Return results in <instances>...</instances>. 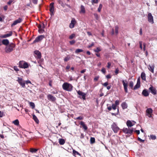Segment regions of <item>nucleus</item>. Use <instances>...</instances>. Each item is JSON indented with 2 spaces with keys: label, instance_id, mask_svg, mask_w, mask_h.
<instances>
[{
  "label": "nucleus",
  "instance_id": "1",
  "mask_svg": "<svg viewBox=\"0 0 157 157\" xmlns=\"http://www.w3.org/2000/svg\"><path fill=\"white\" fill-rule=\"evenodd\" d=\"M63 89L65 90L71 91L72 90L73 86L72 85L67 82H65L62 85Z\"/></svg>",
  "mask_w": 157,
  "mask_h": 157
},
{
  "label": "nucleus",
  "instance_id": "2",
  "mask_svg": "<svg viewBox=\"0 0 157 157\" xmlns=\"http://www.w3.org/2000/svg\"><path fill=\"white\" fill-rule=\"evenodd\" d=\"M15 45L13 43H11L6 46L5 48V51L6 53H9L11 52L13 48L15 47Z\"/></svg>",
  "mask_w": 157,
  "mask_h": 157
},
{
  "label": "nucleus",
  "instance_id": "3",
  "mask_svg": "<svg viewBox=\"0 0 157 157\" xmlns=\"http://www.w3.org/2000/svg\"><path fill=\"white\" fill-rule=\"evenodd\" d=\"M29 65L28 63L24 61H21L19 63V67L22 68H27L29 67Z\"/></svg>",
  "mask_w": 157,
  "mask_h": 157
},
{
  "label": "nucleus",
  "instance_id": "4",
  "mask_svg": "<svg viewBox=\"0 0 157 157\" xmlns=\"http://www.w3.org/2000/svg\"><path fill=\"white\" fill-rule=\"evenodd\" d=\"M111 128L113 132L115 133H117L119 129V128L118 127L116 123H113L111 125Z\"/></svg>",
  "mask_w": 157,
  "mask_h": 157
},
{
  "label": "nucleus",
  "instance_id": "5",
  "mask_svg": "<svg viewBox=\"0 0 157 157\" xmlns=\"http://www.w3.org/2000/svg\"><path fill=\"white\" fill-rule=\"evenodd\" d=\"M18 79L17 81L18 82L20 85L22 86L23 87H25V82L23 80V79L21 78L18 77Z\"/></svg>",
  "mask_w": 157,
  "mask_h": 157
},
{
  "label": "nucleus",
  "instance_id": "6",
  "mask_svg": "<svg viewBox=\"0 0 157 157\" xmlns=\"http://www.w3.org/2000/svg\"><path fill=\"white\" fill-rule=\"evenodd\" d=\"M123 132L125 134H132L133 132V129L132 128L129 129L128 128H124L122 130Z\"/></svg>",
  "mask_w": 157,
  "mask_h": 157
},
{
  "label": "nucleus",
  "instance_id": "7",
  "mask_svg": "<svg viewBox=\"0 0 157 157\" xmlns=\"http://www.w3.org/2000/svg\"><path fill=\"white\" fill-rule=\"evenodd\" d=\"M44 38V35H41L38 36L36 37L35 39L34 40L33 43H36L42 40Z\"/></svg>",
  "mask_w": 157,
  "mask_h": 157
},
{
  "label": "nucleus",
  "instance_id": "8",
  "mask_svg": "<svg viewBox=\"0 0 157 157\" xmlns=\"http://www.w3.org/2000/svg\"><path fill=\"white\" fill-rule=\"evenodd\" d=\"M146 115L149 117H151L153 113V110L151 108L147 109L146 110Z\"/></svg>",
  "mask_w": 157,
  "mask_h": 157
},
{
  "label": "nucleus",
  "instance_id": "9",
  "mask_svg": "<svg viewBox=\"0 0 157 157\" xmlns=\"http://www.w3.org/2000/svg\"><path fill=\"white\" fill-rule=\"evenodd\" d=\"M148 20L149 22L151 24L154 23L153 17L151 13H149L147 16Z\"/></svg>",
  "mask_w": 157,
  "mask_h": 157
},
{
  "label": "nucleus",
  "instance_id": "10",
  "mask_svg": "<svg viewBox=\"0 0 157 157\" xmlns=\"http://www.w3.org/2000/svg\"><path fill=\"white\" fill-rule=\"evenodd\" d=\"M76 23L77 21L74 18H72L71 22L69 25V27L71 29L73 28Z\"/></svg>",
  "mask_w": 157,
  "mask_h": 157
},
{
  "label": "nucleus",
  "instance_id": "11",
  "mask_svg": "<svg viewBox=\"0 0 157 157\" xmlns=\"http://www.w3.org/2000/svg\"><path fill=\"white\" fill-rule=\"evenodd\" d=\"M54 2H52L50 3V11L51 13V16L54 15Z\"/></svg>",
  "mask_w": 157,
  "mask_h": 157
},
{
  "label": "nucleus",
  "instance_id": "12",
  "mask_svg": "<svg viewBox=\"0 0 157 157\" xmlns=\"http://www.w3.org/2000/svg\"><path fill=\"white\" fill-rule=\"evenodd\" d=\"M136 123V122L134 121H130L128 120L126 122V124L128 127H131L134 125Z\"/></svg>",
  "mask_w": 157,
  "mask_h": 157
},
{
  "label": "nucleus",
  "instance_id": "13",
  "mask_svg": "<svg viewBox=\"0 0 157 157\" xmlns=\"http://www.w3.org/2000/svg\"><path fill=\"white\" fill-rule=\"evenodd\" d=\"M122 82L123 84V85L124 86V91L125 92H128V82L126 80H123L122 81Z\"/></svg>",
  "mask_w": 157,
  "mask_h": 157
},
{
  "label": "nucleus",
  "instance_id": "14",
  "mask_svg": "<svg viewBox=\"0 0 157 157\" xmlns=\"http://www.w3.org/2000/svg\"><path fill=\"white\" fill-rule=\"evenodd\" d=\"M12 33L11 31L9 32V33L6 34L4 35H2L0 36V37L2 38H5L9 37L12 36Z\"/></svg>",
  "mask_w": 157,
  "mask_h": 157
},
{
  "label": "nucleus",
  "instance_id": "15",
  "mask_svg": "<svg viewBox=\"0 0 157 157\" xmlns=\"http://www.w3.org/2000/svg\"><path fill=\"white\" fill-rule=\"evenodd\" d=\"M22 20V19L21 18H19L18 19L13 21V23L11 25V26H13L17 24L21 23Z\"/></svg>",
  "mask_w": 157,
  "mask_h": 157
},
{
  "label": "nucleus",
  "instance_id": "16",
  "mask_svg": "<svg viewBox=\"0 0 157 157\" xmlns=\"http://www.w3.org/2000/svg\"><path fill=\"white\" fill-rule=\"evenodd\" d=\"M78 94L81 96H82V98L83 100L86 99V94L85 93L80 91H77Z\"/></svg>",
  "mask_w": 157,
  "mask_h": 157
},
{
  "label": "nucleus",
  "instance_id": "17",
  "mask_svg": "<svg viewBox=\"0 0 157 157\" xmlns=\"http://www.w3.org/2000/svg\"><path fill=\"white\" fill-rule=\"evenodd\" d=\"M140 78H138L136 84V85L134 86V90H136L138 88H139L140 86Z\"/></svg>",
  "mask_w": 157,
  "mask_h": 157
},
{
  "label": "nucleus",
  "instance_id": "18",
  "mask_svg": "<svg viewBox=\"0 0 157 157\" xmlns=\"http://www.w3.org/2000/svg\"><path fill=\"white\" fill-rule=\"evenodd\" d=\"M79 13L80 14H85L86 13L85 8L82 5H81L80 6Z\"/></svg>",
  "mask_w": 157,
  "mask_h": 157
},
{
  "label": "nucleus",
  "instance_id": "19",
  "mask_svg": "<svg viewBox=\"0 0 157 157\" xmlns=\"http://www.w3.org/2000/svg\"><path fill=\"white\" fill-rule=\"evenodd\" d=\"M154 68L155 65L154 64L152 65H149L148 66V69L152 73H154Z\"/></svg>",
  "mask_w": 157,
  "mask_h": 157
},
{
  "label": "nucleus",
  "instance_id": "20",
  "mask_svg": "<svg viewBox=\"0 0 157 157\" xmlns=\"http://www.w3.org/2000/svg\"><path fill=\"white\" fill-rule=\"evenodd\" d=\"M149 90L151 91V93L154 95L156 94V91L155 89L152 86L149 88Z\"/></svg>",
  "mask_w": 157,
  "mask_h": 157
},
{
  "label": "nucleus",
  "instance_id": "21",
  "mask_svg": "<svg viewBox=\"0 0 157 157\" xmlns=\"http://www.w3.org/2000/svg\"><path fill=\"white\" fill-rule=\"evenodd\" d=\"M47 97L48 99L51 101H54L56 100V98L50 94L48 95Z\"/></svg>",
  "mask_w": 157,
  "mask_h": 157
},
{
  "label": "nucleus",
  "instance_id": "22",
  "mask_svg": "<svg viewBox=\"0 0 157 157\" xmlns=\"http://www.w3.org/2000/svg\"><path fill=\"white\" fill-rule=\"evenodd\" d=\"M80 124L83 127V129L84 130V131H85L88 128L87 127L85 124L84 122L82 121H81L80 122Z\"/></svg>",
  "mask_w": 157,
  "mask_h": 157
},
{
  "label": "nucleus",
  "instance_id": "23",
  "mask_svg": "<svg viewBox=\"0 0 157 157\" xmlns=\"http://www.w3.org/2000/svg\"><path fill=\"white\" fill-rule=\"evenodd\" d=\"M2 44H3L7 46L9 45V40L7 39H4L2 41Z\"/></svg>",
  "mask_w": 157,
  "mask_h": 157
},
{
  "label": "nucleus",
  "instance_id": "24",
  "mask_svg": "<svg viewBox=\"0 0 157 157\" xmlns=\"http://www.w3.org/2000/svg\"><path fill=\"white\" fill-rule=\"evenodd\" d=\"M142 94L145 97H147L149 95L148 91L146 89L144 90L143 91Z\"/></svg>",
  "mask_w": 157,
  "mask_h": 157
},
{
  "label": "nucleus",
  "instance_id": "25",
  "mask_svg": "<svg viewBox=\"0 0 157 157\" xmlns=\"http://www.w3.org/2000/svg\"><path fill=\"white\" fill-rule=\"evenodd\" d=\"M34 53L37 55L38 58L40 59L41 58V54L39 51H34Z\"/></svg>",
  "mask_w": 157,
  "mask_h": 157
},
{
  "label": "nucleus",
  "instance_id": "26",
  "mask_svg": "<svg viewBox=\"0 0 157 157\" xmlns=\"http://www.w3.org/2000/svg\"><path fill=\"white\" fill-rule=\"evenodd\" d=\"M121 106L123 109H125L127 108L128 105L125 102H123L121 104Z\"/></svg>",
  "mask_w": 157,
  "mask_h": 157
},
{
  "label": "nucleus",
  "instance_id": "27",
  "mask_svg": "<svg viewBox=\"0 0 157 157\" xmlns=\"http://www.w3.org/2000/svg\"><path fill=\"white\" fill-rule=\"evenodd\" d=\"M33 119L35 121V122L37 124H38L39 123V121L36 117L35 115H33Z\"/></svg>",
  "mask_w": 157,
  "mask_h": 157
},
{
  "label": "nucleus",
  "instance_id": "28",
  "mask_svg": "<svg viewBox=\"0 0 157 157\" xmlns=\"http://www.w3.org/2000/svg\"><path fill=\"white\" fill-rule=\"evenodd\" d=\"M16 126H18L19 125V121L18 119H16L15 120L13 121L12 122Z\"/></svg>",
  "mask_w": 157,
  "mask_h": 157
},
{
  "label": "nucleus",
  "instance_id": "29",
  "mask_svg": "<svg viewBox=\"0 0 157 157\" xmlns=\"http://www.w3.org/2000/svg\"><path fill=\"white\" fill-rule=\"evenodd\" d=\"M65 143V140L62 139H59V143L60 145H63Z\"/></svg>",
  "mask_w": 157,
  "mask_h": 157
},
{
  "label": "nucleus",
  "instance_id": "30",
  "mask_svg": "<svg viewBox=\"0 0 157 157\" xmlns=\"http://www.w3.org/2000/svg\"><path fill=\"white\" fill-rule=\"evenodd\" d=\"M141 77L143 80H146V75L145 74L144 72H142L141 73Z\"/></svg>",
  "mask_w": 157,
  "mask_h": 157
},
{
  "label": "nucleus",
  "instance_id": "31",
  "mask_svg": "<svg viewBox=\"0 0 157 157\" xmlns=\"http://www.w3.org/2000/svg\"><path fill=\"white\" fill-rule=\"evenodd\" d=\"M37 150V149L31 148H30V151L32 153H35L36 152Z\"/></svg>",
  "mask_w": 157,
  "mask_h": 157
},
{
  "label": "nucleus",
  "instance_id": "32",
  "mask_svg": "<svg viewBox=\"0 0 157 157\" xmlns=\"http://www.w3.org/2000/svg\"><path fill=\"white\" fill-rule=\"evenodd\" d=\"M150 139L152 140H155L156 139V136L155 135H151L149 137Z\"/></svg>",
  "mask_w": 157,
  "mask_h": 157
},
{
  "label": "nucleus",
  "instance_id": "33",
  "mask_svg": "<svg viewBox=\"0 0 157 157\" xmlns=\"http://www.w3.org/2000/svg\"><path fill=\"white\" fill-rule=\"evenodd\" d=\"M44 28H41L39 29L38 32L40 33H43L44 31Z\"/></svg>",
  "mask_w": 157,
  "mask_h": 157
},
{
  "label": "nucleus",
  "instance_id": "34",
  "mask_svg": "<svg viewBox=\"0 0 157 157\" xmlns=\"http://www.w3.org/2000/svg\"><path fill=\"white\" fill-rule=\"evenodd\" d=\"M101 49L100 47H97L96 49L94 50V51L95 52H98L101 51Z\"/></svg>",
  "mask_w": 157,
  "mask_h": 157
},
{
  "label": "nucleus",
  "instance_id": "35",
  "mask_svg": "<svg viewBox=\"0 0 157 157\" xmlns=\"http://www.w3.org/2000/svg\"><path fill=\"white\" fill-rule=\"evenodd\" d=\"M29 104L30 106L33 109L35 107V105L34 103L33 102H29Z\"/></svg>",
  "mask_w": 157,
  "mask_h": 157
},
{
  "label": "nucleus",
  "instance_id": "36",
  "mask_svg": "<svg viewBox=\"0 0 157 157\" xmlns=\"http://www.w3.org/2000/svg\"><path fill=\"white\" fill-rule=\"evenodd\" d=\"M59 3L63 7H64V4L63 1L61 0H59L58 1Z\"/></svg>",
  "mask_w": 157,
  "mask_h": 157
},
{
  "label": "nucleus",
  "instance_id": "37",
  "mask_svg": "<svg viewBox=\"0 0 157 157\" xmlns=\"http://www.w3.org/2000/svg\"><path fill=\"white\" fill-rule=\"evenodd\" d=\"M82 52H83V50L82 49H78L76 50L75 53H77Z\"/></svg>",
  "mask_w": 157,
  "mask_h": 157
},
{
  "label": "nucleus",
  "instance_id": "38",
  "mask_svg": "<svg viewBox=\"0 0 157 157\" xmlns=\"http://www.w3.org/2000/svg\"><path fill=\"white\" fill-rule=\"evenodd\" d=\"M38 29L41 28H44L45 25L43 23H42L41 24H40L38 26Z\"/></svg>",
  "mask_w": 157,
  "mask_h": 157
},
{
  "label": "nucleus",
  "instance_id": "39",
  "mask_svg": "<svg viewBox=\"0 0 157 157\" xmlns=\"http://www.w3.org/2000/svg\"><path fill=\"white\" fill-rule=\"evenodd\" d=\"M102 4H100L99 5V7L98 9V12H100L101 10L102 9Z\"/></svg>",
  "mask_w": 157,
  "mask_h": 157
},
{
  "label": "nucleus",
  "instance_id": "40",
  "mask_svg": "<svg viewBox=\"0 0 157 157\" xmlns=\"http://www.w3.org/2000/svg\"><path fill=\"white\" fill-rule=\"evenodd\" d=\"M73 152L74 155H80V154L78 152L75 150H73Z\"/></svg>",
  "mask_w": 157,
  "mask_h": 157
},
{
  "label": "nucleus",
  "instance_id": "41",
  "mask_svg": "<svg viewBox=\"0 0 157 157\" xmlns=\"http://www.w3.org/2000/svg\"><path fill=\"white\" fill-rule=\"evenodd\" d=\"M95 139L94 137H91L90 139V143L93 144L95 142Z\"/></svg>",
  "mask_w": 157,
  "mask_h": 157
},
{
  "label": "nucleus",
  "instance_id": "42",
  "mask_svg": "<svg viewBox=\"0 0 157 157\" xmlns=\"http://www.w3.org/2000/svg\"><path fill=\"white\" fill-rule=\"evenodd\" d=\"M133 82L132 81H130L129 83V86L131 88H132L133 86Z\"/></svg>",
  "mask_w": 157,
  "mask_h": 157
},
{
  "label": "nucleus",
  "instance_id": "43",
  "mask_svg": "<svg viewBox=\"0 0 157 157\" xmlns=\"http://www.w3.org/2000/svg\"><path fill=\"white\" fill-rule=\"evenodd\" d=\"M118 26H116L115 27V31L116 34H117L118 33Z\"/></svg>",
  "mask_w": 157,
  "mask_h": 157
},
{
  "label": "nucleus",
  "instance_id": "44",
  "mask_svg": "<svg viewBox=\"0 0 157 157\" xmlns=\"http://www.w3.org/2000/svg\"><path fill=\"white\" fill-rule=\"evenodd\" d=\"M75 36V34L74 33L72 34L69 37V38L70 39H72Z\"/></svg>",
  "mask_w": 157,
  "mask_h": 157
},
{
  "label": "nucleus",
  "instance_id": "45",
  "mask_svg": "<svg viewBox=\"0 0 157 157\" xmlns=\"http://www.w3.org/2000/svg\"><path fill=\"white\" fill-rule=\"evenodd\" d=\"M98 2V0H92L91 1V3L92 5H94L95 3H97Z\"/></svg>",
  "mask_w": 157,
  "mask_h": 157
},
{
  "label": "nucleus",
  "instance_id": "46",
  "mask_svg": "<svg viewBox=\"0 0 157 157\" xmlns=\"http://www.w3.org/2000/svg\"><path fill=\"white\" fill-rule=\"evenodd\" d=\"M117 105L114 104H113L112 105V108L114 110H115L117 109Z\"/></svg>",
  "mask_w": 157,
  "mask_h": 157
},
{
  "label": "nucleus",
  "instance_id": "47",
  "mask_svg": "<svg viewBox=\"0 0 157 157\" xmlns=\"http://www.w3.org/2000/svg\"><path fill=\"white\" fill-rule=\"evenodd\" d=\"M101 71L104 74H105L106 72V70L105 68L104 67L102 68V69L101 70Z\"/></svg>",
  "mask_w": 157,
  "mask_h": 157
},
{
  "label": "nucleus",
  "instance_id": "48",
  "mask_svg": "<svg viewBox=\"0 0 157 157\" xmlns=\"http://www.w3.org/2000/svg\"><path fill=\"white\" fill-rule=\"evenodd\" d=\"M70 57L67 56L64 59V60L65 61H67L69 60L70 59Z\"/></svg>",
  "mask_w": 157,
  "mask_h": 157
},
{
  "label": "nucleus",
  "instance_id": "49",
  "mask_svg": "<svg viewBox=\"0 0 157 157\" xmlns=\"http://www.w3.org/2000/svg\"><path fill=\"white\" fill-rule=\"evenodd\" d=\"M120 101L119 100H117L115 102V105H118L119 104Z\"/></svg>",
  "mask_w": 157,
  "mask_h": 157
},
{
  "label": "nucleus",
  "instance_id": "50",
  "mask_svg": "<svg viewBox=\"0 0 157 157\" xmlns=\"http://www.w3.org/2000/svg\"><path fill=\"white\" fill-rule=\"evenodd\" d=\"M83 119V117L81 116H79L77 117L75 119L76 120H82Z\"/></svg>",
  "mask_w": 157,
  "mask_h": 157
},
{
  "label": "nucleus",
  "instance_id": "51",
  "mask_svg": "<svg viewBox=\"0 0 157 157\" xmlns=\"http://www.w3.org/2000/svg\"><path fill=\"white\" fill-rule=\"evenodd\" d=\"M99 78V76H96L94 78V80L95 81H97L98 80V79Z\"/></svg>",
  "mask_w": 157,
  "mask_h": 157
},
{
  "label": "nucleus",
  "instance_id": "52",
  "mask_svg": "<svg viewBox=\"0 0 157 157\" xmlns=\"http://www.w3.org/2000/svg\"><path fill=\"white\" fill-rule=\"evenodd\" d=\"M75 40H72L70 41V43L71 45H72L75 44Z\"/></svg>",
  "mask_w": 157,
  "mask_h": 157
},
{
  "label": "nucleus",
  "instance_id": "53",
  "mask_svg": "<svg viewBox=\"0 0 157 157\" xmlns=\"http://www.w3.org/2000/svg\"><path fill=\"white\" fill-rule=\"evenodd\" d=\"M94 15L95 18L97 20H98V15L97 13H94Z\"/></svg>",
  "mask_w": 157,
  "mask_h": 157
},
{
  "label": "nucleus",
  "instance_id": "54",
  "mask_svg": "<svg viewBox=\"0 0 157 157\" xmlns=\"http://www.w3.org/2000/svg\"><path fill=\"white\" fill-rule=\"evenodd\" d=\"M139 44H140V47L141 48V49H142V41H140L139 42Z\"/></svg>",
  "mask_w": 157,
  "mask_h": 157
},
{
  "label": "nucleus",
  "instance_id": "55",
  "mask_svg": "<svg viewBox=\"0 0 157 157\" xmlns=\"http://www.w3.org/2000/svg\"><path fill=\"white\" fill-rule=\"evenodd\" d=\"M94 42H92L90 45L88 46V48H91L94 45Z\"/></svg>",
  "mask_w": 157,
  "mask_h": 157
},
{
  "label": "nucleus",
  "instance_id": "56",
  "mask_svg": "<svg viewBox=\"0 0 157 157\" xmlns=\"http://www.w3.org/2000/svg\"><path fill=\"white\" fill-rule=\"evenodd\" d=\"M119 70L118 68H117L116 69L115 71V73L116 75H117L119 72Z\"/></svg>",
  "mask_w": 157,
  "mask_h": 157
},
{
  "label": "nucleus",
  "instance_id": "57",
  "mask_svg": "<svg viewBox=\"0 0 157 157\" xmlns=\"http://www.w3.org/2000/svg\"><path fill=\"white\" fill-rule=\"evenodd\" d=\"M138 140L139 141H140V142H144V140H143L141 139L140 137H138Z\"/></svg>",
  "mask_w": 157,
  "mask_h": 157
},
{
  "label": "nucleus",
  "instance_id": "58",
  "mask_svg": "<svg viewBox=\"0 0 157 157\" xmlns=\"http://www.w3.org/2000/svg\"><path fill=\"white\" fill-rule=\"evenodd\" d=\"M13 68H14V70L16 71H19L18 68L16 66L14 67H13Z\"/></svg>",
  "mask_w": 157,
  "mask_h": 157
},
{
  "label": "nucleus",
  "instance_id": "59",
  "mask_svg": "<svg viewBox=\"0 0 157 157\" xmlns=\"http://www.w3.org/2000/svg\"><path fill=\"white\" fill-rule=\"evenodd\" d=\"M111 65V63L109 62H108L107 63V68H109L110 67Z\"/></svg>",
  "mask_w": 157,
  "mask_h": 157
},
{
  "label": "nucleus",
  "instance_id": "60",
  "mask_svg": "<svg viewBox=\"0 0 157 157\" xmlns=\"http://www.w3.org/2000/svg\"><path fill=\"white\" fill-rule=\"evenodd\" d=\"M106 78H108V79H109V78H111V75L109 74V75H107L106 76Z\"/></svg>",
  "mask_w": 157,
  "mask_h": 157
},
{
  "label": "nucleus",
  "instance_id": "61",
  "mask_svg": "<svg viewBox=\"0 0 157 157\" xmlns=\"http://www.w3.org/2000/svg\"><path fill=\"white\" fill-rule=\"evenodd\" d=\"M26 83V84H28V83L31 84V82L29 80H27V81H25V83Z\"/></svg>",
  "mask_w": 157,
  "mask_h": 157
},
{
  "label": "nucleus",
  "instance_id": "62",
  "mask_svg": "<svg viewBox=\"0 0 157 157\" xmlns=\"http://www.w3.org/2000/svg\"><path fill=\"white\" fill-rule=\"evenodd\" d=\"M108 82H105L103 84V85L105 86H106L108 85Z\"/></svg>",
  "mask_w": 157,
  "mask_h": 157
},
{
  "label": "nucleus",
  "instance_id": "63",
  "mask_svg": "<svg viewBox=\"0 0 157 157\" xmlns=\"http://www.w3.org/2000/svg\"><path fill=\"white\" fill-rule=\"evenodd\" d=\"M33 3L35 4H36L37 2V0H32Z\"/></svg>",
  "mask_w": 157,
  "mask_h": 157
},
{
  "label": "nucleus",
  "instance_id": "64",
  "mask_svg": "<svg viewBox=\"0 0 157 157\" xmlns=\"http://www.w3.org/2000/svg\"><path fill=\"white\" fill-rule=\"evenodd\" d=\"M8 8V6H5L4 7V10H6Z\"/></svg>",
  "mask_w": 157,
  "mask_h": 157
}]
</instances>
